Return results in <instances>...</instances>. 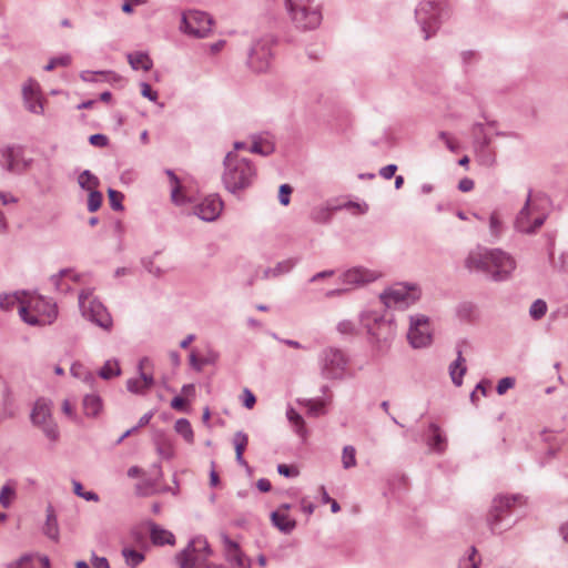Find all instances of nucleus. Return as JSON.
<instances>
[{
  "mask_svg": "<svg viewBox=\"0 0 568 568\" xmlns=\"http://www.w3.org/2000/svg\"><path fill=\"white\" fill-rule=\"evenodd\" d=\"M550 210L549 199L540 192H529L515 225L523 233H535L545 223Z\"/></svg>",
  "mask_w": 568,
  "mask_h": 568,
  "instance_id": "nucleus-1",
  "label": "nucleus"
},
{
  "mask_svg": "<svg viewBox=\"0 0 568 568\" xmlns=\"http://www.w3.org/2000/svg\"><path fill=\"white\" fill-rule=\"evenodd\" d=\"M255 175V169L246 159L240 158L235 152L226 154L222 181L230 192L235 193L248 187Z\"/></svg>",
  "mask_w": 568,
  "mask_h": 568,
  "instance_id": "nucleus-2",
  "label": "nucleus"
},
{
  "mask_svg": "<svg viewBox=\"0 0 568 568\" xmlns=\"http://www.w3.org/2000/svg\"><path fill=\"white\" fill-rule=\"evenodd\" d=\"M20 316L30 325H48L55 320L57 307L40 295L23 292Z\"/></svg>",
  "mask_w": 568,
  "mask_h": 568,
  "instance_id": "nucleus-3",
  "label": "nucleus"
},
{
  "mask_svg": "<svg viewBox=\"0 0 568 568\" xmlns=\"http://www.w3.org/2000/svg\"><path fill=\"white\" fill-rule=\"evenodd\" d=\"M313 3L314 0H284L290 19L303 30L315 29L322 21V13Z\"/></svg>",
  "mask_w": 568,
  "mask_h": 568,
  "instance_id": "nucleus-4",
  "label": "nucleus"
},
{
  "mask_svg": "<svg viewBox=\"0 0 568 568\" xmlns=\"http://www.w3.org/2000/svg\"><path fill=\"white\" fill-rule=\"evenodd\" d=\"M211 552L207 541L199 537L191 541L187 548L178 556L176 560L180 568H220L206 562Z\"/></svg>",
  "mask_w": 568,
  "mask_h": 568,
  "instance_id": "nucleus-5",
  "label": "nucleus"
},
{
  "mask_svg": "<svg viewBox=\"0 0 568 568\" xmlns=\"http://www.w3.org/2000/svg\"><path fill=\"white\" fill-rule=\"evenodd\" d=\"M79 306L82 315L95 323L98 326L109 331L112 327V318L102 305L90 291H82L79 295Z\"/></svg>",
  "mask_w": 568,
  "mask_h": 568,
  "instance_id": "nucleus-6",
  "label": "nucleus"
},
{
  "mask_svg": "<svg viewBox=\"0 0 568 568\" xmlns=\"http://www.w3.org/2000/svg\"><path fill=\"white\" fill-rule=\"evenodd\" d=\"M31 420L43 430L49 439L55 440L59 437V430L52 419L51 406L48 400L40 398L36 402L31 413Z\"/></svg>",
  "mask_w": 568,
  "mask_h": 568,
  "instance_id": "nucleus-7",
  "label": "nucleus"
},
{
  "mask_svg": "<svg viewBox=\"0 0 568 568\" xmlns=\"http://www.w3.org/2000/svg\"><path fill=\"white\" fill-rule=\"evenodd\" d=\"M212 19L202 11H187L182 18V29L195 38H205L212 31Z\"/></svg>",
  "mask_w": 568,
  "mask_h": 568,
  "instance_id": "nucleus-8",
  "label": "nucleus"
},
{
  "mask_svg": "<svg viewBox=\"0 0 568 568\" xmlns=\"http://www.w3.org/2000/svg\"><path fill=\"white\" fill-rule=\"evenodd\" d=\"M381 298L387 307L407 306L419 298V291L416 287L396 284L382 294Z\"/></svg>",
  "mask_w": 568,
  "mask_h": 568,
  "instance_id": "nucleus-9",
  "label": "nucleus"
},
{
  "mask_svg": "<svg viewBox=\"0 0 568 568\" xmlns=\"http://www.w3.org/2000/svg\"><path fill=\"white\" fill-rule=\"evenodd\" d=\"M407 338L415 348L428 346L432 343V329L428 318L424 315L412 317Z\"/></svg>",
  "mask_w": 568,
  "mask_h": 568,
  "instance_id": "nucleus-10",
  "label": "nucleus"
},
{
  "mask_svg": "<svg viewBox=\"0 0 568 568\" xmlns=\"http://www.w3.org/2000/svg\"><path fill=\"white\" fill-rule=\"evenodd\" d=\"M465 265L470 271L491 272L493 277H495L494 267L497 265V256L494 251L478 247L468 255Z\"/></svg>",
  "mask_w": 568,
  "mask_h": 568,
  "instance_id": "nucleus-11",
  "label": "nucleus"
},
{
  "mask_svg": "<svg viewBox=\"0 0 568 568\" xmlns=\"http://www.w3.org/2000/svg\"><path fill=\"white\" fill-rule=\"evenodd\" d=\"M140 376L126 382V387L131 393L143 394L149 390L153 383L152 364L149 358H142L139 363Z\"/></svg>",
  "mask_w": 568,
  "mask_h": 568,
  "instance_id": "nucleus-12",
  "label": "nucleus"
},
{
  "mask_svg": "<svg viewBox=\"0 0 568 568\" xmlns=\"http://www.w3.org/2000/svg\"><path fill=\"white\" fill-rule=\"evenodd\" d=\"M346 368V359L342 352L328 349L324 353L322 372L326 378L342 377Z\"/></svg>",
  "mask_w": 568,
  "mask_h": 568,
  "instance_id": "nucleus-13",
  "label": "nucleus"
},
{
  "mask_svg": "<svg viewBox=\"0 0 568 568\" xmlns=\"http://www.w3.org/2000/svg\"><path fill=\"white\" fill-rule=\"evenodd\" d=\"M23 101L26 108L36 114L43 113V99L40 91V85L33 80H29L22 88Z\"/></svg>",
  "mask_w": 568,
  "mask_h": 568,
  "instance_id": "nucleus-14",
  "label": "nucleus"
},
{
  "mask_svg": "<svg viewBox=\"0 0 568 568\" xmlns=\"http://www.w3.org/2000/svg\"><path fill=\"white\" fill-rule=\"evenodd\" d=\"M225 560L231 568H251V561L241 551L239 545L227 536L222 537Z\"/></svg>",
  "mask_w": 568,
  "mask_h": 568,
  "instance_id": "nucleus-15",
  "label": "nucleus"
},
{
  "mask_svg": "<svg viewBox=\"0 0 568 568\" xmlns=\"http://www.w3.org/2000/svg\"><path fill=\"white\" fill-rule=\"evenodd\" d=\"M222 207L220 197L210 195L195 206L194 213L204 221H214L221 214Z\"/></svg>",
  "mask_w": 568,
  "mask_h": 568,
  "instance_id": "nucleus-16",
  "label": "nucleus"
},
{
  "mask_svg": "<svg viewBox=\"0 0 568 568\" xmlns=\"http://www.w3.org/2000/svg\"><path fill=\"white\" fill-rule=\"evenodd\" d=\"M438 14V6L433 1H425L419 4L416 10V16L426 32V39L429 37V31L435 30V21Z\"/></svg>",
  "mask_w": 568,
  "mask_h": 568,
  "instance_id": "nucleus-17",
  "label": "nucleus"
},
{
  "mask_svg": "<svg viewBox=\"0 0 568 568\" xmlns=\"http://www.w3.org/2000/svg\"><path fill=\"white\" fill-rule=\"evenodd\" d=\"M7 169L14 173H21L29 166V161L24 159L23 151L20 148H7L3 151Z\"/></svg>",
  "mask_w": 568,
  "mask_h": 568,
  "instance_id": "nucleus-18",
  "label": "nucleus"
},
{
  "mask_svg": "<svg viewBox=\"0 0 568 568\" xmlns=\"http://www.w3.org/2000/svg\"><path fill=\"white\" fill-rule=\"evenodd\" d=\"M379 277V273L369 271L363 267H354L348 270L343 275V282L345 284L355 285L364 284L375 281Z\"/></svg>",
  "mask_w": 568,
  "mask_h": 568,
  "instance_id": "nucleus-19",
  "label": "nucleus"
},
{
  "mask_svg": "<svg viewBox=\"0 0 568 568\" xmlns=\"http://www.w3.org/2000/svg\"><path fill=\"white\" fill-rule=\"evenodd\" d=\"M288 505H283L276 511L272 514L273 524L284 532H290L295 528V520L288 515Z\"/></svg>",
  "mask_w": 568,
  "mask_h": 568,
  "instance_id": "nucleus-20",
  "label": "nucleus"
},
{
  "mask_svg": "<svg viewBox=\"0 0 568 568\" xmlns=\"http://www.w3.org/2000/svg\"><path fill=\"white\" fill-rule=\"evenodd\" d=\"M9 568H49V559L41 556L26 555L11 562Z\"/></svg>",
  "mask_w": 568,
  "mask_h": 568,
  "instance_id": "nucleus-21",
  "label": "nucleus"
},
{
  "mask_svg": "<svg viewBox=\"0 0 568 568\" xmlns=\"http://www.w3.org/2000/svg\"><path fill=\"white\" fill-rule=\"evenodd\" d=\"M150 538L156 546L174 545L175 542L174 535L171 531L161 528L154 523L150 524Z\"/></svg>",
  "mask_w": 568,
  "mask_h": 568,
  "instance_id": "nucleus-22",
  "label": "nucleus"
},
{
  "mask_svg": "<svg viewBox=\"0 0 568 568\" xmlns=\"http://www.w3.org/2000/svg\"><path fill=\"white\" fill-rule=\"evenodd\" d=\"M166 174L170 180L172 201L178 205H182L189 202V199L184 195L183 189L176 175L172 171H168Z\"/></svg>",
  "mask_w": 568,
  "mask_h": 568,
  "instance_id": "nucleus-23",
  "label": "nucleus"
},
{
  "mask_svg": "<svg viewBox=\"0 0 568 568\" xmlns=\"http://www.w3.org/2000/svg\"><path fill=\"white\" fill-rule=\"evenodd\" d=\"M83 413L89 417H95L102 409L101 398L97 395H87L82 402Z\"/></svg>",
  "mask_w": 568,
  "mask_h": 568,
  "instance_id": "nucleus-24",
  "label": "nucleus"
},
{
  "mask_svg": "<svg viewBox=\"0 0 568 568\" xmlns=\"http://www.w3.org/2000/svg\"><path fill=\"white\" fill-rule=\"evenodd\" d=\"M466 373V364L465 359L462 356V351H458V356L456 361L449 366V374L453 383L456 386L462 385V377Z\"/></svg>",
  "mask_w": 568,
  "mask_h": 568,
  "instance_id": "nucleus-25",
  "label": "nucleus"
},
{
  "mask_svg": "<svg viewBox=\"0 0 568 568\" xmlns=\"http://www.w3.org/2000/svg\"><path fill=\"white\" fill-rule=\"evenodd\" d=\"M219 355L214 352H209L205 356H199L194 352L190 355V364L195 371H202L204 366L212 365L217 361Z\"/></svg>",
  "mask_w": 568,
  "mask_h": 568,
  "instance_id": "nucleus-26",
  "label": "nucleus"
},
{
  "mask_svg": "<svg viewBox=\"0 0 568 568\" xmlns=\"http://www.w3.org/2000/svg\"><path fill=\"white\" fill-rule=\"evenodd\" d=\"M128 59L130 65L135 70L142 69L148 71L152 67V61L149 55L142 52L131 53L129 54Z\"/></svg>",
  "mask_w": 568,
  "mask_h": 568,
  "instance_id": "nucleus-27",
  "label": "nucleus"
},
{
  "mask_svg": "<svg viewBox=\"0 0 568 568\" xmlns=\"http://www.w3.org/2000/svg\"><path fill=\"white\" fill-rule=\"evenodd\" d=\"M233 444L236 453V460L241 465H245V460L243 458V454L248 444V437L246 434L239 432L233 437Z\"/></svg>",
  "mask_w": 568,
  "mask_h": 568,
  "instance_id": "nucleus-28",
  "label": "nucleus"
},
{
  "mask_svg": "<svg viewBox=\"0 0 568 568\" xmlns=\"http://www.w3.org/2000/svg\"><path fill=\"white\" fill-rule=\"evenodd\" d=\"M516 268V261L507 253L499 252V280L507 277Z\"/></svg>",
  "mask_w": 568,
  "mask_h": 568,
  "instance_id": "nucleus-29",
  "label": "nucleus"
},
{
  "mask_svg": "<svg viewBox=\"0 0 568 568\" xmlns=\"http://www.w3.org/2000/svg\"><path fill=\"white\" fill-rule=\"evenodd\" d=\"M122 556L125 564L131 568H135L144 560V555L142 552L129 547L123 548Z\"/></svg>",
  "mask_w": 568,
  "mask_h": 568,
  "instance_id": "nucleus-30",
  "label": "nucleus"
},
{
  "mask_svg": "<svg viewBox=\"0 0 568 568\" xmlns=\"http://www.w3.org/2000/svg\"><path fill=\"white\" fill-rule=\"evenodd\" d=\"M22 298L23 292L14 294H3L0 296V307L4 311H9L16 304H18V307L20 308Z\"/></svg>",
  "mask_w": 568,
  "mask_h": 568,
  "instance_id": "nucleus-31",
  "label": "nucleus"
},
{
  "mask_svg": "<svg viewBox=\"0 0 568 568\" xmlns=\"http://www.w3.org/2000/svg\"><path fill=\"white\" fill-rule=\"evenodd\" d=\"M79 184L82 189L92 192L95 191V189L99 185V180L97 176L91 174L89 171H84L79 175Z\"/></svg>",
  "mask_w": 568,
  "mask_h": 568,
  "instance_id": "nucleus-32",
  "label": "nucleus"
},
{
  "mask_svg": "<svg viewBox=\"0 0 568 568\" xmlns=\"http://www.w3.org/2000/svg\"><path fill=\"white\" fill-rule=\"evenodd\" d=\"M120 366L116 361L110 359L106 361L105 364L102 366V368L99 372V375L104 379H110L114 376L120 375Z\"/></svg>",
  "mask_w": 568,
  "mask_h": 568,
  "instance_id": "nucleus-33",
  "label": "nucleus"
},
{
  "mask_svg": "<svg viewBox=\"0 0 568 568\" xmlns=\"http://www.w3.org/2000/svg\"><path fill=\"white\" fill-rule=\"evenodd\" d=\"M174 428L181 436H183V438L186 442H189V443L193 442L194 434H193L191 424L187 419L181 418V419L176 420Z\"/></svg>",
  "mask_w": 568,
  "mask_h": 568,
  "instance_id": "nucleus-34",
  "label": "nucleus"
},
{
  "mask_svg": "<svg viewBox=\"0 0 568 568\" xmlns=\"http://www.w3.org/2000/svg\"><path fill=\"white\" fill-rule=\"evenodd\" d=\"M250 151L261 155H268L274 151V145L267 140H254Z\"/></svg>",
  "mask_w": 568,
  "mask_h": 568,
  "instance_id": "nucleus-35",
  "label": "nucleus"
},
{
  "mask_svg": "<svg viewBox=\"0 0 568 568\" xmlns=\"http://www.w3.org/2000/svg\"><path fill=\"white\" fill-rule=\"evenodd\" d=\"M16 488L12 484H6L0 490V504L3 507H9L11 501L14 499Z\"/></svg>",
  "mask_w": 568,
  "mask_h": 568,
  "instance_id": "nucleus-36",
  "label": "nucleus"
},
{
  "mask_svg": "<svg viewBox=\"0 0 568 568\" xmlns=\"http://www.w3.org/2000/svg\"><path fill=\"white\" fill-rule=\"evenodd\" d=\"M287 418L291 422V424L296 427V432L303 436L305 432V424L303 417L296 410L290 408L287 410Z\"/></svg>",
  "mask_w": 568,
  "mask_h": 568,
  "instance_id": "nucleus-37",
  "label": "nucleus"
},
{
  "mask_svg": "<svg viewBox=\"0 0 568 568\" xmlns=\"http://www.w3.org/2000/svg\"><path fill=\"white\" fill-rule=\"evenodd\" d=\"M355 448L353 446H345L342 455V463L345 469L352 468L356 465Z\"/></svg>",
  "mask_w": 568,
  "mask_h": 568,
  "instance_id": "nucleus-38",
  "label": "nucleus"
},
{
  "mask_svg": "<svg viewBox=\"0 0 568 568\" xmlns=\"http://www.w3.org/2000/svg\"><path fill=\"white\" fill-rule=\"evenodd\" d=\"M44 534L49 538H51L53 540H58V537H59L58 523H57L55 517L52 514L48 515L47 524H45V527H44Z\"/></svg>",
  "mask_w": 568,
  "mask_h": 568,
  "instance_id": "nucleus-39",
  "label": "nucleus"
},
{
  "mask_svg": "<svg viewBox=\"0 0 568 568\" xmlns=\"http://www.w3.org/2000/svg\"><path fill=\"white\" fill-rule=\"evenodd\" d=\"M256 54H257V49L255 48V49H253V52L250 57V64L254 70L262 72V71L266 70L268 67V59H267L268 53H263V60L260 62H257Z\"/></svg>",
  "mask_w": 568,
  "mask_h": 568,
  "instance_id": "nucleus-40",
  "label": "nucleus"
},
{
  "mask_svg": "<svg viewBox=\"0 0 568 568\" xmlns=\"http://www.w3.org/2000/svg\"><path fill=\"white\" fill-rule=\"evenodd\" d=\"M546 311H547L546 302L542 300H537L532 303L529 312H530L531 317H534L535 320H539L546 314Z\"/></svg>",
  "mask_w": 568,
  "mask_h": 568,
  "instance_id": "nucleus-41",
  "label": "nucleus"
},
{
  "mask_svg": "<svg viewBox=\"0 0 568 568\" xmlns=\"http://www.w3.org/2000/svg\"><path fill=\"white\" fill-rule=\"evenodd\" d=\"M523 504H524V500H523V497H520V496H511V497L503 496V497H499V511L503 508L510 509L515 505H523Z\"/></svg>",
  "mask_w": 568,
  "mask_h": 568,
  "instance_id": "nucleus-42",
  "label": "nucleus"
},
{
  "mask_svg": "<svg viewBox=\"0 0 568 568\" xmlns=\"http://www.w3.org/2000/svg\"><path fill=\"white\" fill-rule=\"evenodd\" d=\"M102 194L100 192H98L97 190L95 191H92V192H89V197H88V209L90 212H95L100 209L101 204H102Z\"/></svg>",
  "mask_w": 568,
  "mask_h": 568,
  "instance_id": "nucleus-43",
  "label": "nucleus"
},
{
  "mask_svg": "<svg viewBox=\"0 0 568 568\" xmlns=\"http://www.w3.org/2000/svg\"><path fill=\"white\" fill-rule=\"evenodd\" d=\"M477 551L471 548L467 558H463L459 561V568H477L479 559L477 558Z\"/></svg>",
  "mask_w": 568,
  "mask_h": 568,
  "instance_id": "nucleus-44",
  "label": "nucleus"
},
{
  "mask_svg": "<svg viewBox=\"0 0 568 568\" xmlns=\"http://www.w3.org/2000/svg\"><path fill=\"white\" fill-rule=\"evenodd\" d=\"M433 437L430 440V446L433 449L442 452L444 449L445 439L442 437L439 428L436 426H432Z\"/></svg>",
  "mask_w": 568,
  "mask_h": 568,
  "instance_id": "nucleus-45",
  "label": "nucleus"
},
{
  "mask_svg": "<svg viewBox=\"0 0 568 568\" xmlns=\"http://www.w3.org/2000/svg\"><path fill=\"white\" fill-rule=\"evenodd\" d=\"M108 195H109V202H110L111 207L113 210H121L122 209L121 202L123 200V194L121 192L110 189L108 191Z\"/></svg>",
  "mask_w": 568,
  "mask_h": 568,
  "instance_id": "nucleus-46",
  "label": "nucleus"
},
{
  "mask_svg": "<svg viewBox=\"0 0 568 568\" xmlns=\"http://www.w3.org/2000/svg\"><path fill=\"white\" fill-rule=\"evenodd\" d=\"M71 62L70 55H61L58 58H53L49 61V63L45 65L47 71H51L55 69L57 67H65Z\"/></svg>",
  "mask_w": 568,
  "mask_h": 568,
  "instance_id": "nucleus-47",
  "label": "nucleus"
},
{
  "mask_svg": "<svg viewBox=\"0 0 568 568\" xmlns=\"http://www.w3.org/2000/svg\"><path fill=\"white\" fill-rule=\"evenodd\" d=\"M293 189L288 184H282L278 190L280 203L284 206L290 204Z\"/></svg>",
  "mask_w": 568,
  "mask_h": 568,
  "instance_id": "nucleus-48",
  "label": "nucleus"
},
{
  "mask_svg": "<svg viewBox=\"0 0 568 568\" xmlns=\"http://www.w3.org/2000/svg\"><path fill=\"white\" fill-rule=\"evenodd\" d=\"M306 406H307V412L310 415L318 416V415L324 414V403L321 400H315V402L308 400L306 403Z\"/></svg>",
  "mask_w": 568,
  "mask_h": 568,
  "instance_id": "nucleus-49",
  "label": "nucleus"
},
{
  "mask_svg": "<svg viewBox=\"0 0 568 568\" xmlns=\"http://www.w3.org/2000/svg\"><path fill=\"white\" fill-rule=\"evenodd\" d=\"M487 387H491V384L487 382H481L476 386L475 390L470 395V399L474 404L478 402L479 395L486 396Z\"/></svg>",
  "mask_w": 568,
  "mask_h": 568,
  "instance_id": "nucleus-50",
  "label": "nucleus"
},
{
  "mask_svg": "<svg viewBox=\"0 0 568 568\" xmlns=\"http://www.w3.org/2000/svg\"><path fill=\"white\" fill-rule=\"evenodd\" d=\"M161 260H162V256L160 254H156L154 256L153 261H151L148 266L150 273H153L155 275H161L162 273H164L168 270V267H162L160 265Z\"/></svg>",
  "mask_w": 568,
  "mask_h": 568,
  "instance_id": "nucleus-51",
  "label": "nucleus"
},
{
  "mask_svg": "<svg viewBox=\"0 0 568 568\" xmlns=\"http://www.w3.org/2000/svg\"><path fill=\"white\" fill-rule=\"evenodd\" d=\"M151 418H152V414H145V415H143V416L140 418L138 426H136V427H133V428H131V429H129V430H126V432L122 435V437L120 438V440H119V442L123 440L125 437H128V436H130L131 434L135 433V432L138 430V428H140V427H143V426L148 425V424H149V422L151 420Z\"/></svg>",
  "mask_w": 568,
  "mask_h": 568,
  "instance_id": "nucleus-52",
  "label": "nucleus"
},
{
  "mask_svg": "<svg viewBox=\"0 0 568 568\" xmlns=\"http://www.w3.org/2000/svg\"><path fill=\"white\" fill-rule=\"evenodd\" d=\"M337 329L341 334L353 335L356 333V327L351 321H342L337 325Z\"/></svg>",
  "mask_w": 568,
  "mask_h": 568,
  "instance_id": "nucleus-53",
  "label": "nucleus"
},
{
  "mask_svg": "<svg viewBox=\"0 0 568 568\" xmlns=\"http://www.w3.org/2000/svg\"><path fill=\"white\" fill-rule=\"evenodd\" d=\"M242 397H243V405L247 409H252L256 403L255 395L248 388H244L243 393H242Z\"/></svg>",
  "mask_w": 568,
  "mask_h": 568,
  "instance_id": "nucleus-54",
  "label": "nucleus"
},
{
  "mask_svg": "<svg viewBox=\"0 0 568 568\" xmlns=\"http://www.w3.org/2000/svg\"><path fill=\"white\" fill-rule=\"evenodd\" d=\"M187 402L183 396H176L171 402V407L179 412H184L186 409Z\"/></svg>",
  "mask_w": 568,
  "mask_h": 568,
  "instance_id": "nucleus-55",
  "label": "nucleus"
},
{
  "mask_svg": "<svg viewBox=\"0 0 568 568\" xmlns=\"http://www.w3.org/2000/svg\"><path fill=\"white\" fill-rule=\"evenodd\" d=\"M515 386V378L513 377H505L499 379V395L504 394L508 389L513 388Z\"/></svg>",
  "mask_w": 568,
  "mask_h": 568,
  "instance_id": "nucleus-56",
  "label": "nucleus"
},
{
  "mask_svg": "<svg viewBox=\"0 0 568 568\" xmlns=\"http://www.w3.org/2000/svg\"><path fill=\"white\" fill-rule=\"evenodd\" d=\"M141 94L144 97V98H148L150 99L151 101H155L156 100V92H154L151 88L150 84L148 83H142L141 84Z\"/></svg>",
  "mask_w": 568,
  "mask_h": 568,
  "instance_id": "nucleus-57",
  "label": "nucleus"
},
{
  "mask_svg": "<svg viewBox=\"0 0 568 568\" xmlns=\"http://www.w3.org/2000/svg\"><path fill=\"white\" fill-rule=\"evenodd\" d=\"M90 143L94 146H105L108 144V138L103 134H93L90 136Z\"/></svg>",
  "mask_w": 568,
  "mask_h": 568,
  "instance_id": "nucleus-58",
  "label": "nucleus"
},
{
  "mask_svg": "<svg viewBox=\"0 0 568 568\" xmlns=\"http://www.w3.org/2000/svg\"><path fill=\"white\" fill-rule=\"evenodd\" d=\"M277 470L281 475H284L286 477L296 476L298 474L297 469L290 467L285 464L278 465Z\"/></svg>",
  "mask_w": 568,
  "mask_h": 568,
  "instance_id": "nucleus-59",
  "label": "nucleus"
},
{
  "mask_svg": "<svg viewBox=\"0 0 568 568\" xmlns=\"http://www.w3.org/2000/svg\"><path fill=\"white\" fill-rule=\"evenodd\" d=\"M458 189L462 192H469L474 189V181L471 179L465 178L459 181Z\"/></svg>",
  "mask_w": 568,
  "mask_h": 568,
  "instance_id": "nucleus-60",
  "label": "nucleus"
},
{
  "mask_svg": "<svg viewBox=\"0 0 568 568\" xmlns=\"http://www.w3.org/2000/svg\"><path fill=\"white\" fill-rule=\"evenodd\" d=\"M397 170V166L394 165V164H389V165H386L385 168H383L381 170V175L386 179V180H389L390 178L394 176L395 172Z\"/></svg>",
  "mask_w": 568,
  "mask_h": 568,
  "instance_id": "nucleus-61",
  "label": "nucleus"
},
{
  "mask_svg": "<svg viewBox=\"0 0 568 568\" xmlns=\"http://www.w3.org/2000/svg\"><path fill=\"white\" fill-rule=\"evenodd\" d=\"M347 207H348L349 210H352L354 214H364V213H366V212H367V210H368V206H367V204H365V203H364V204L349 203V204L347 205Z\"/></svg>",
  "mask_w": 568,
  "mask_h": 568,
  "instance_id": "nucleus-62",
  "label": "nucleus"
},
{
  "mask_svg": "<svg viewBox=\"0 0 568 568\" xmlns=\"http://www.w3.org/2000/svg\"><path fill=\"white\" fill-rule=\"evenodd\" d=\"M62 412L69 416L71 419H77V415L74 413L73 406L70 404L69 400H64L62 403Z\"/></svg>",
  "mask_w": 568,
  "mask_h": 568,
  "instance_id": "nucleus-63",
  "label": "nucleus"
},
{
  "mask_svg": "<svg viewBox=\"0 0 568 568\" xmlns=\"http://www.w3.org/2000/svg\"><path fill=\"white\" fill-rule=\"evenodd\" d=\"M92 565L93 568H110L108 560L103 557H94Z\"/></svg>",
  "mask_w": 568,
  "mask_h": 568,
  "instance_id": "nucleus-64",
  "label": "nucleus"
}]
</instances>
